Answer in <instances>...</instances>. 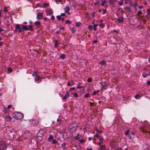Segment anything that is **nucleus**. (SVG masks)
<instances>
[{"instance_id":"nucleus-11","label":"nucleus","mask_w":150,"mask_h":150,"mask_svg":"<svg viewBox=\"0 0 150 150\" xmlns=\"http://www.w3.org/2000/svg\"><path fill=\"white\" fill-rule=\"evenodd\" d=\"M147 13L146 17L147 18L149 19L150 17V8L147 9Z\"/></svg>"},{"instance_id":"nucleus-56","label":"nucleus","mask_w":150,"mask_h":150,"mask_svg":"<svg viewBox=\"0 0 150 150\" xmlns=\"http://www.w3.org/2000/svg\"><path fill=\"white\" fill-rule=\"evenodd\" d=\"M18 32L19 33L21 32V33H22V32H23V31L22 30V29H19L18 30Z\"/></svg>"},{"instance_id":"nucleus-59","label":"nucleus","mask_w":150,"mask_h":150,"mask_svg":"<svg viewBox=\"0 0 150 150\" xmlns=\"http://www.w3.org/2000/svg\"><path fill=\"white\" fill-rule=\"evenodd\" d=\"M92 79L90 78H88V82H91L92 81Z\"/></svg>"},{"instance_id":"nucleus-31","label":"nucleus","mask_w":150,"mask_h":150,"mask_svg":"<svg viewBox=\"0 0 150 150\" xmlns=\"http://www.w3.org/2000/svg\"><path fill=\"white\" fill-rule=\"evenodd\" d=\"M89 93H86L84 96V97L86 98H88L89 97Z\"/></svg>"},{"instance_id":"nucleus-18","label":"nucleus","mask_w":150,"mask_h":150,"mask_svg":"<svg viewBox=\"0 0 150 150\" xmlns=\"http://www.w3.org/2000/svg\"><path fill=\"white\" fill-rule=\"evenodd\" d=\"M28 27V30H29L31 31H33L34 30V29L33 28V26L32 25H29L27 26Z\"/></svg>"},{"instance_id":"nucleus-57","label":"nucleus","mask_w":150,"mask_h":150,"mask_svg":"<svg viewBox=\"0 0 150 150\" xmlns=\"http://www.w3.org/2000/svg\"><path fill=\"white\" fill-rule=\"evenodd\" d=\"M51 19L53 20H54L55 19L54 16L53 15H52Z\"/></svg>"},{"instance_id":"nucleus-15","label":"nucleus","mask_w":150,"mask_h":150,"mask_svg":"<svg viewBox=\"0 0 150 150\" xmlns=\"http://www.w3.org/2000/svg\"><path fill=\"white\" fill-rule=\"evenodd\" d=\"M125 10L127 11V13H129L131 12L132 11H131V9L130 7H126L125 8Z\"/></svg>"},{"instance_id":"nucleus-16","label":"nucleus","mask_w":150,"mask_h":150,"mask_svg":"<svg viewBox=\"0 0 150 150\" xmlns=\"http://www.w3.org/2000/svg\"><path fill=\"white\" fill-rule=\"evenodd\" d=\"M42 79V78H41L39 76H37L36 80L38 81V82H40L41 81V79Z\"/></svg>"},{"instance_id":"nucleus-63","label":"nucleus","mask_w":150,"mask_h":150,"mask_svg":"<svg viewBox=\"0 0 150 150\" xmlns=\"http://www.w3.org/2000/svg\"><path fill=\"white\" fill-rule=\"evenodd\" d=\"M115 150H123V149L122 148H119Z\"/></svg>"},{"instance_id":"nucleus-61","label":"nucleus","mask_w":150,"mask_h":150,"mask_svg":"<svg viewBox=\"0 0 150 150\" xmlns=\"http://www.w3.org/2000/svg\"><path fill=\"white\" fill-rule=\"evenodd\" d=\"M66 145V143H63L62 145V146H65Z\"/></svg>"},{"instance_id":"nucleus-52","label":"nucleus","mask_w":150,"mask_h":150,"mask_svg":"<svg viewBox=\"0 0 150 150\" xmlns=\"http://www.w3.org/2000/svg\"><path fill=\"white\" fill-rule=\"evenodd\" d=\"M129 0H124V1H125V4H127L129 3L128 1H129Z\"/></svg>"},{"instance_id":"nucleus-53","label":"nucleus","mask_w":150,"mask_h":150,"mask_svg":"<svg viewBox=\"0 0 150 150\" xmlns=\"http://www.w3.org/2000/svg\"><path fill=\"white\" fill-rule=\"evenodd\" d=\"M57 18L58 20H59L61 18V17L60 16H57Z\"/></svg>"},{"instance_id":"nucleus-34","label":"nucleus","mask_w":150,"mask_h":150,"mask_svg":"<svg viewBox=\"0 0 150 150\" xmlns=\"http://www.w3.org/2000/svg\"><path fill=\"white\" fill-rule=\"evenodd\" d=\"M98 25V24H95L93 26V30H94L95 31L97 30L96 27Z\"/></svg>"},{"instance_id":"nucleus-39","label":"nucleus","mask_w":150,"mask_h":150,"mask_svg":"<svg viewBox=\"0 0 150 150\" xmlns=\"http://www.w3.org/2000/svg\"><path fill=\"white\" fill-rule=\"evenodd\" d=\"M58 45V42L57 40H55V41L54 43V47H57Z\"/></svg>"},{"instance_id":"nucleus-12","label":"nucleus","mask_w":150,"mask_h":150,"mask_svg":"<svg viewBox=\"0 0 150 150\" xmlns=\"http://www.w3.org/2000/svg\"><path fill=\"white\" fill-rule=\"evenodd\" d=\"M64 9L65 13H67L69 12L70 8L69 7L67 6L64 8Z\"/></svg>"},{"instance_id":"nucleus-48","label":"nucleus","mask_w":150,"mask_h":150,"mask_svg":"<svg viewBox=\"0 0 150 150\" xmlns=\"http://www.w3.org/2000/svg\"><path fill=\"white\" fill-rule=\"evenodd\" d=\"M48 12H49V14L50 15H52L53 13V11L51 10L49 11Z\"/></svg>"},{"instance_id":"nucleus-17","label":"nucleus","mask_w":150,"mask_h":150,"mask_svg":"<svg viewBox=\"0 0 150 150\" xmlns=\"http://www.w3.org/2000/svg\"><path fill=\"white\" fill-rule=\"evenodd\" d=\"M81 83L79 82L78 85L76 87L80 89L81 88H83V86H80V85L81 84Z\"/></svg>"},{"instance_id":"nucleus-36","label":"nucleus","mask_w":150,"mask_h":150,"mask_svg":"<svg viewBox=\"0 0 150 150\" xmlns=\"http://www.w3.org/2000/svg\"><path fill=\"white\" fill-rule=\"evenodd\" d=\"M129 130L128 129V130H127L125 132V134L126 135H128V134H129Z\"/></svg>"},{"instance_id":"nucleus-3","label":"nucleus","mask_w":150,"mask_h":150,"mask_svg":"<svg viewBox=\"0 0 150 150\" xmlns=\"http://www.w3.org/2000/svg\"><path fill=\"white\" fill-rule=\"evenodd\" d=\"M100 84L101 85V90H106L107 88L106 86H108V83L102 81Z\"/></svg>"},{"instance_id":"nucleus-64","label":"nucleus","mask_w":150,"mask_h":150,"mask_svg":"<svg viewBox=\"0 0 150 150\" xmlns=\"http://www.w3.org/2000/svg\"><path fill=\"white\" fill-rule=\"evenodd\" d=\"M147 84L148 85H150V81H148L147 82Z\"/></svg>"},{"instance_id":"nucleus-43","label":"nucleus","mask_w":150,"mask_h":150,"mask_svg":"<svg viewBox=\"0 0 150 150\" xmlns=\"http://www.w3.org/2000/svg\"><path fill=\"white\" fill-rule=\"evenodd\" d=\"M12 69L11 68H9L8 69V71L9 72H12Z\"/></svg>"},{"instance_id":"nucleus-24","label":"nucleus","mask_w":150,"mask_h":150,"mask_svg":"<svg viewBox=\"0 0 150 150\" xmlns=\"http://www.w3.org/2000/svg\"><path fill=\"white\" fill-rule=\"evenodd\" d=\"M80 137L81 136L79 134H77V135L75 137V139L78 140L80 138Z\"/></svg>"},{"instance_id":"nucleus-25","label":"nucleus","mask_w":150,"mask_h":150,"mask_svg":"<svg viewBox=\"0 0 150 150\" xmlns=\"http://www.w3.org/2000/svg\"><path fill=\"white\" fill-rule=\"evenodd\" d=\"M8 6H5L4 8V11L5 12H8V10H7V9H8Z\"/></svg>"},{"instance_id":"nucleus-23","label":"nucleus","mask_w":150,"mask_h":150,"mask_svg":"<svg viewBox=\"0 0 150 150\" xmlns=\"http://www.w3.org/2000/svg\"><path fill=\"white\" fill-rule=\"evenodd\" d=\"M52 143L53 144H57L58 145L59 144L58 143V142L56 141L55 139H53L52 140Z\"/></svg>"},{"instance_id":"nucleus-29","label":"nucleus","mask_w":150,"mask_h":150,"mask_svg":"<svg viewBox=\"0 0 150 150\" xmlns=\"http://www.w3.org/2000/svg\"><path fill=\"white\" fill-rule=\"evenodd\" d=\"M73 96L74 98H76L78 97V95L75 92L74 93Z\"/></svg>"},{"instance_id":"nucleus-2","label":"nucleus","mask_w":150,"mask_h":150,"mask_svg":"<svg viewBox=\"0 0 150 150\" xmlns=\"http://www.w3.org/2000/svg\"><path fill=\"white\" fill-rule=\"evenodd\" d=\"M5 20L6 25H8L12 23L13 22L12 20V18L11 16H6L5 18Z\"/></svg>"},{"instance_id":"nucleus-54","label":"nucleus","mask_w":150,"mask_h":150,"mask_svg":"<svg viewBox=\"0 0 150 150\" xmlns=\"http://www.w3.org/2000/svg\"><path fill=\"white\" fill-rule=\"evenodd\" d=\"M99 25L100 26L102 27H103L104 26V24L103 23H101L99 24Z\"/></svg>"},{"instance_id":"nucleus-33","label":"nucleus","mask_w":150,"mask_h":150,"mask_svg":"<svg viewBox=\"0 0 150 150\" xmlns=\"http://www.w3.org/2000/svg\"><path fill=\"white\" fill-rule=\"evenodd\" d=\"M3 112L4 113V114H6L7 112V110L6 109L4 108L3 110Z\"/></svg>"},{"instance_id":"nucleus-55","label":"nucleus","mask_w":150,"mask_h":150,"mask_svg":"<svg viewBox=\"0 0 150 150\" xmlns=\"http://www.w3.org/2000/svg\"><path fill=\"white\" fill-rule=\"evenodd\" d=\"M106 12V10L105 9H103V14H105Z\"/></svg>"},{"instance_id":"nucleus-38","label":"nucleus","mask_w":150,"mask_h":150,"mask_svg":"<svg viewBox=\"0 0 150 150\" xmlns=\"http://www.w3.org/2000/svg\"><path fill=\"white\" fill-rule=\"evenodd\" d=\"M60 58L62 59H64L65 58V55L64 54H62L60 56Z\"/></svg>"},{"instance_id":"nucleus-32","label":"nucleus","mask_w":150,"mask_h":150,"mask_svg":"<svg viewBox=\"0 0 150 150\" xmlns=\"http://www.w3.org/2000/svg\"><path fill=\"white\" fill-rule=\"evenodd\" d=\"M142 12L141 11H139L136 14L137 16L140 15L142 14Z\"/></svg>"},{"instance_id":"nucleus-30","label":"nucleus","mask_w":150,"mask_h":150,"mask_svg":"<svg viewBox=\"0 0 150 150\" xmlns=\"http://www.w3.org/2000/svg\"><path fill=\"white\" fill-rule=\"evenodd\" d=\"M75 25L77 27H79L81 25V23L80 22H76L75 23Z\"/></svg>"},{"instance_id":"nucleus-35","label":"nucleus","mask_w":150,"mask_h":150,"mask_svg":"<svg viewBox=\"0 0 150 150\" xmlns=\"http://www.w3.org/2000/svg\"><path fill=\"white\" fill-rule=\"evenodd\" d=\"M118 4L120 6H122L123 4V1H119L118 2Z\"/></svg>"},{"instance_id":"nucleus-44","label":"nucleus","mask_w":150,"mask_h":150,"mask_svg":"<svg viewBox=\"0 0 150 150\" xmlns=\"http://www.w3.org/2000/svg\"><path fill=\"white\" fill-rule=\"evenodd\" d=\"M97 93L96 91H94L93 93L92 94V95L94 96L96 95Z\"/></svg>"},{"instance_id":"nucleus-14","label":"nucleus","mask_w":150,"mask_h":150,"mask_svg":"<svg viewBox=\"0 0 150 150\" xmlns=\"http://www.w3.org/2000/svg\"><path fill=\"white\" fill-rule=\"evenodd\" d=\"M99 64L101 65H102L104 66H105L106 65V62L104 60H102L101 61L99 62Z\"/></svg>"},{"instance_id":"nucleus-5","label":"nucleus","mask_w":150,"mask_h":150,"mask_svg":"<svg viewBox=\"0 0 150 150\" xmlns=\"http://www.w3.org/2000/svg\"><path fill=\"white\" fill-rule=\"evenodd\" d=\"M109 145L111 148H114L116 147V143L114 141H111L109 142Z\"/></svg>"},{"instance_id":"nucleus-62","label":"nucleus","mask_w":150,"mask_h":150,"mask_svg":"<svg viewBox=\"0 0 150 150\" xmlns=\"http://www.w3.org/2000/svg\"><path fill=\"white\" fill-rule=\"evenodd\" d=\"M113 32H114L115 33H118V32L115 29H114L112 30Z\"/></svg>"},{"instance_id":"nucleus-42","label":"nucleus","mask_w":150,"mask_h":150,"mask_svg":"<svg viewBox=\"0 0 150 150\" xmlns=\"http://www.w3.org/2000/svg\"><path fill=\"white\" fill-rule=\"evenodd\" d=\"M96 12L95 11H93L91 14L92 17H94L95 16Z\"/></svg>"},{"instance_id":"nucleus-40","label":"nucleus","mask_w":150,"mask_h":150,"mask_svg":"<svg viewBox=\"0 0 150 150\" xmlns=\"http://www.w3.org/2000/svg\"><path fill=\"white\" fill-rule=\"evenodd\" d=\"M96 133H97L98 132V135H99V134L100 133H101L102 132L101 130H100L98 131L97 129H96Z\"/></svg>"},{"instance_id":"nucleus-22","label":"nucleus","mask_w":150,"mask_h":150,"mask_svg":"<svg viewBox=\"0 0 150 150\" xmlns=\"http://www.w3.org/2000/svg\"><path fill=\"white\" fill-rule=\"evenodd\" d=\"M53 138V136L52 135L50 136L48 138V142H51Z\"/></svg>"},{"instance_id":"nucleus-49","label":"nucleus","mask_w":150,"mask_h":150,"mask_svg":"<svg viewBox=\"0 0 150 150\" xmlns=\"http://www.w3.org/2000/svg\"><path fill=\"white\" fill-rule=\"evenodd\" d=\"M71 31L72 33H74L76 31L74 28H72L71 29Z\"/></svg>"},{"instance_id":"nucleus-6","label":"nucleus","mask_w":150,"mask_h":150,"mask_svg":"<svg viewBox=\"0 0 150 150\" xmlns=\"http://www.w3.org/2000/svg\"><path fill=\"white\" fill-rule=\"evenodd\" d=\"M7 148V145L4 144H1L0 146V150H6Z\"/></svg>"},{"instance_id":"nucleus-28","label":"nucleus","mask_w":150,"mask_h":150,"mask_svg":"<svg viewBox=\"0 0 150 150\" xmlns=\"http://www.w3.org/2000/svg\"><path fill=\"white\" fill-rule=\"evenodd\" d=\"M38 73L37 71H34L33 72V73L32 74V75L33 76H37L36 74Z\"/></svg>"},{"instance_id":"nucleus-60","label":"nucleus","mask_w":150,"mask_h":150,"mask_svg":"<svg viewBox=\"0 0 150 150\" xmlns=\"http://www.w3.org/2000/svg\"><path fill=\"white\" fill-rule=\"evenodd\" d=\"M12 107V105H8V107H7V108L8 109H9L10 108Z\"/></svg>"},{"instance_id":"nucleus-9","label":"nucleus","mask_w":150,"mask_h":150,"mask_svg":"<svg viewBox=\"0 0 150 150\" xmlns=\"http://www.w3.org/2000/svg\"><path fill=\"white\" fill-rule=\"evenodd\" d=\"M12 118L9 115H7L5 118V120L6 122H9L12 120Z\"/></svg>"},{"instance_id":"nucleus-21","label":"nucleus","mask_w":150,"mask_h":150,"mask_svg":"<svg viewBox=\"0 0 150 150\" xmlns=\"http://www.w3.org/2000/svg\"><path fill=\"white\" fill-rule=\"evenodd\" d=\"M100 148V150H105L106 146L105 145H102Z\"/></svg>"},{"instance_id":"nucleus-46","label":"nucleus","mask_w":150,"mask_h":150,"mask_svg":"<svg viewBox=\"0 0 150 150\" xmlns=\"http://www.w3.org/2000/svg\"><path fill=\"white\" fill-rule=\"evenodd\" d=\"M142 76L144 78L146 77V73H144L142 75Z\"/></svg>"},{"instance_id":"nucleus-13","label":"nucleus","mask_w":150,"mask_h":150,"mask_svg":"<svg viewBox=\"0 0 150 150\" xmlns=\"http://www.w3.org/2000/svg\"><path fill=\"white\" fill-rule=\"evenodd\" d=\"M94 136L99 139L100 140V139H101V138H103L102 136H101L100 135H98V132L96 134L94 135Z\"/></svg>"},{"instance_id":"nucleus-20","label":"nucleus","mask_w":150,"mask_h":150,"mask_svg":"<svg viewBox=\"0 0 150 150\" xmlns=\"http://www.w3.org/2000/svg\"><path fill=\"white\" fill-rule=\"evenodd\" d=\"M28 26L24 25H22V28L23 30H24L26 31H27L28 30V28L27 27Z\"/></svg>"},{"instance_id":"nucleus-8","label":"nucleus","mask_w":150,"mask_h":150,"mask_svg":"<svg viewBox=\"0 0 150 150\" xmlns=\"http://www.w3.org/2000/svg\"><path fill=\"white\" fill-rule=\"evenodd\" d=\"M32 125L35 126L37 125L39 123V122L38 120H32Z\"/></svg>"},{"instance_id":"nucleus-27","label":"nucleus","mask_w":150,"mask_h":150,"mask_svg":"<svg viewBox=\"0 0 150 150\" xmlns=\"http://www.w3.org/2000/svg\"><path fill=\"white\" fill-rule=\"evenodd\" d=\"M65 23L66 24H70L71 23V22L69 20H67L65 21Z\"/></svg>"},{"instance_id":"nucleus-50","label":"nucleus","mask_w":150,"mask_h":150,"mask_svg":"<svg viewBox=\"0 0 150 150\" xmlns=\"http://www.w3.org/2000/svg\"><path fill=\"white\" fill-rule=\"evenodd\" d=\"M49 6V4H47L46 3H44V6H43V7L44 8H45V7L46 6Z\"/></svg>"},{"instance_id":"nucleus-4","label":"nucleus","mask_w":150,"mask_h":150,"mask_svg":"<svg viewBox=\"0 0 150 150\" xmlns=\"http://www.w3.org/2000/svg\"><path fill=\"white\" fill-rule=\"evenodd\" d=\"M43 14L42 13H37L36 18L37 19L40 20L43 19Z\"/></svg>"},{"instance_id":"nucleus-19","label":"nucleus","mask_w":150,"mask_h":150,"mask_svg":"<svg viewBox=\"0 0 150 150\" xmlns=\"http://www.w3.org/2000/svg\"><path fill=\"white\" fill-rule=\"evenodd\" d=\"M35 25L40 26L41 25V23L39 21H36L34 23V24Z\"/></svg>"},{"instance_id":"nucleus-45","label":"nucleus","mask_w":150,"mask_h":150,"mask_svg":"<svg viewBox=\"0 0 150 150\" xmlns=\"http://www.w3.org/2000/svg\"><path fill=\"white\" fill-rule=\"evenodd\" d=\"M129 139H133L134 138V136H131L130 135H129Z\"/></svg>"},{"instance_id":"nucleus-10","label":"nucleus","mask_w":150,"mask_h":150,"mask_svg":"<svg viewBox=\"0 0 150 150\" xmlns=\"http://www.w3.org/2000/svg\"><path fill=\"white\" fill-rule=\"evenodd\" d=\"M69 96V93L68 91H67L65 95V96L62 98L63 100L66 99L68 98Z\"/></svg>"},{"instance_id":"nucleus-26","label":"nucleus","mask_w":150,"mask_h":150,"mask_svg":"<svg viewBox=\"0 0 150 150\" xmlns=\"http://www.w3.org/2000/svg\"><path fill=\"white\" fill-rule=\"evenodd\" d=\"M15 28H16V29L18 30L21 29V28L20 27V25L18 24H16L15 26Z\"/></svg>"},{"instance_id":"nucleus-1","label":"nucleus","mask_w":150,"mask_h":150,"mask_svg":"<svg viewBox=\"0 0 150 150\" xmlns=\"http://www.w3.org/2000/svg\"><path fill=\"white\" fill-rule=\"evenodd\" d=\"M13 117L16 120L23 119V114L19 112H15L13 114Z\"/></svg>"},{"instance_id":"nucleus-7","label":"nucleus","mask_w":150,"mask_h":150,"mask_svg":"<svg viewBox=\"0 0 150 150\" xmlns=\"http://www.w3.org/2000/svg\"><path fill=\"white\" fill-rule=\"evenodd\" d=\"M124 20V18L122 16L119 17L117 20V22L119 23H121L123 22Z\"/></svg>"},{"instance_id":"nucleus-47","label":"nucleus","mask_w":150,"mask_h":150,"mask_svg":"<svg viewBox=\"0 0 150 150\" xmlns=\"http://www.w3.org/2000/svg\"><path fill=\"white\" fill-rule=\"evenodd\" d=\"M88 28L90 30H91L93 29V27L92 25H90L88 26Z\"/></svg>"},{"instance_id":"nucleus-41","label":"nucleus","mask_w":150,"mask_h":150,"mask_svg":"<svg viewBox=\"0 0 150 150\" xmlns=\"http://www.w3.org/2000/svg\"><path fill=\"white\" fill-rule=\"evenodd\" d=\"M139 95L138 94H137L135 95V98L136 99H139Z\"/></svg>"},{"instance_id":"nucleus-51","label":"nucleus","mask_w":150,"mask_h":150,"mask_svg":"<svg viewBox=\"0 0 150 150\" xmlns=\"http://www.w3.org/2000/svg\"><path fill=\"white\" fill-rule=\"evenodd\" d=\"M103 138H101V139H100V142H99L101 144H102L103 143Z\"/></svg>"},{"instance_id":"nucleus-37","label":"nucleus","mask_w":150,"mask_h":150,"mask_svg":"<svg viewBox=\"0 0 150 150\" xmlns=\"http://www.w3.org/2000/svg\"><path fill=\"white\" fill-rule=\"evenodd\" d=\"M107 2V1H103L102 3L101 4V6H103L104 4L106 3Z\"/></svg>"},{"instance_id":"nucleus-58","label":"nucleus","mask_w":150,"mask_h":150,"mask_svg":"<svg viewBox=\"0 0 150 150\" xmlns=\"http://www.w3.org/2000/svg\"><path fill=\"white\" fill-rule=\"evenodd\" d=\"M131 135L132 136H134V134H135V133L134 132H131Z\"/></svg>"}]
</instances>
